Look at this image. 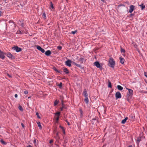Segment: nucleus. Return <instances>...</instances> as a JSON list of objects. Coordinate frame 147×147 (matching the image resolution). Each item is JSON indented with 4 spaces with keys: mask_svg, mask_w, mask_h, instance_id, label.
<instances>
[{
    "mask_svg": "<svg viewBox=\"0 0 147 147\" xmlns=\"http://www.w3.org/2000/svg\"><path fill=\"white\" fill-rule=\"evenodd\" d=\"M109 62L110 65V67L112 68H114L115 66V62L113 59L112 58H110Z\"/></svg>",
    "mask_w": 147,
    "mask_h": 147,
    "instance_id": "nucleus-1",
    "label": "nucleus"
},
{
    "mask_svg": "<svg viewBox=\"0 0 147 147\" xmlns=\"http://www.w3.org/2000/svg\"><path fill=\"white\" fill-rule=\"evenodd\" d=\"M12 49L15 50L17 52L21 51H22V49L18 47L17 46H15L12 47Z\"/></svg>",
    "mask_w": 147,
    "mask_h": 147,
    "instance_id": "nucleus-2",
    "label": "nucleus"
},
{
    "mask_svg": "<svg viewBox=\"0 0 147 147\" xmlns=\"http://www.w3.org/2000/svg\"><path fill=\"white\" fill-rule=\"evenodd\" d=\"M94 65L97 68H99L100 69L102 68V66L100 65V63L98 61H96L94 63Z\"/></svg>",
    "mask_w": 147,
    "mask_h": 147,
    "instance_id": "nucleus-3",
    "label": "nucleus"
},
{
    "mask_svg": "<svg viewBox=\"0 0 147 147\" xmlns=\"http://www.w3.org/2000/svg\"><path fill=\"white\" fill-rule=\"evenodd\" d=\"M71 62L72 61L71 60L68 59L65 62V65L67 66L70 67L71 65Z\"/></svg>",
    "mask_w": 147,
    "mask_h": 147,
    "instance_id": "nucleus-4",
    "label": "nucleus"
},
{
    "mask_svg": "<svg viewBox=\"0 0 147 147\" xmlns=\"http://www.w3.org/2000/svg\"><path fill=\"white\" fill-rule=\"evenodd\" d=\"M115 97L116 99L121 98V95L119 92H116L115 94Z\"/></svg>",
    "mask_w": 147,
    "mask_h": 147,
    "instance_id": "nucleus-5",
    "label": "nucleus"
},
{
    "mask_svg": "<svg viewBox=\"0 0 147 147\" xmlns=\"http://www.w3.org/2000/svg\"><path fill=\"white\" fill-rule=\"evenodd\" d=\"M36 48L37 49L40 51L42 53H44L45 52L44 49L41 48V47L39 46H37Z\"/></svg>",
    "mask_w": 147,
    "mask_h": 147,
    "instance_id": "nucleus-6",
    "label": "nucleus"
},
{
    "mask_svg": "<svg viewBox=\"0 0 147 147\" xmlns=\"http://www.w3.org/2000/svg\"><path fill=\"white\" fill-rule=\"evenodd\" d=\"M134 7L135 6L133 5L130 6V8L129 11V13H131L133 11L134 9Z\"/></svg>",
    "mask_w": 147,
    "mask_h": 147,
    "instance_id": "nucleus-7",
    "label": "nucleus"
},
{
    "mask_svg": "<svg viewBox=\"0 0 147 147\" xmlns=\"http://www.w3.org/2000/svg\"><path fill=\"white\" fill-rule=\"evenodd\" d=\"M126 89H127L129 90L128 95L129 96H132L133 93V90L131 89H129L127 88H126Z\"/></svg>",
    "mask_w": 147,
    "mask_h": 147,
    "instance_id": "nucleus-8",
    "label": "nucleus"
},
{
    "mask_svg": "<svg viewBox=\"0 0 147 147\" xmlns=\"http://www.w3.org/2000/svg\"><path fill=\"white\" fill-rule=\"evenodd\" d=\"M5 56L3 53L0 50V58L2 59H3L5 58Z\"/></svg>",
    "mask_w": 147,
    "mask_h": 147,
    "instance_id": "nucleus-9",
    "label": "nucleus"
},
{
    "mask_svg": "<svg viewBox=\"0 0 147 147\" xmlns=\"http://www.w3.org/2000/svg\"><path fill=\"white\" fill-rule=\"evenodd\" d=\"M51 51L49 50H48L45 52V55L47 56H48L50 55L51 54Z\"/></svg>",
    "mask_w": 147,
    "mask_h": 147,
    "instance_id": "nucleus-10",
    "label": "nucleus"
},
{
    "mask_svg": "<svg viewBox=\"0 0 147 147\" xmlns=\"http://www.w3.org/2000/svg\"><path fill=\"white\" fill-rule=\"evenodd\" d=\"M83 95L85 97L88 96V94L87 93V91L86 89H84V90L83 91Z\"/></svg>",
    "mask_w": 147,
    "mask_h": 147,
    "instance_id": "nucleus-11",
    "label": "nucleus"
},
{
    "mask_svg": "<svg viewBox=\"0 0 147 147\" xmlns=\"http://www.w3.org/2000/svg\"><path fill=\"white\" fill-rule=\"evenodd\" d=\"M119 59L120 60V62L122 64H123L124 63L125 59L121 57L119 58Z\"/></svg>",
    "mask_w": 147,
    "mask_h": 147,
    "instance_id": "nucleus-12",
    "label": "nucleus"
},
{
    "mask_svg": "<svg viewBox=\"0 0 147 147\" xmlns=\"http://www.w3.org/2000/svg\"><path fill=\"white\" fill-rule=\"evenodd\" d=\"M7 56L8 57L11 58H13V56L10 53H8L7 54Z\"/></svg>",
    "mask_w": 147,
    "mask_h": 147,
    "instance_id": "nucleus-13",
    "label": "nucleus"
},
{
    "mask_svg": "<svg viewBox=\"0 0 147 147\" xmlns=\"http://www.w3.org/2000/svg\"><path fill=\"white\" fill-rule=\"evenodd\" d=\"M84 58L83 56H81L80 59H79L78 61L81 62V63H83V61L84 60Z\"/></svg>",
    "mask_w": 147,
    "mask_h": 147,
    "instance_id": "nucleus-14",
    "label": "nucleus"
},
{
    "mask_svg": "<svg viewBox=\"0 0 147 147\" xmlns=\"http://www.w3.org/2000/svg\"><path fill=\"white\" fill-rule=\"evenodd\" d=\"M128 117H126L123 120L121 121V123L122 124H124L126 122V121L127 120Z\"/></svg>",
    "mask_w": 147,
    "mask_h": 147,
    "instance_id": "nucleus-15",
    "label": "nucleus"
},
{
    "mask_svg": "<svg viewBox=\"0 0 147 147\" xmlns=\"http://www.w3.org/2000/svg\"><path fill=\"white\" fill-rule=\"evenodd\" d=\"M139 6L141 8V9L142 10L145 8V5H144L143 3H142L141 5H139Z\"/></svg>",
    "mask_w": 147,
    "mask_h": 147,
    "instance_id": "nucleus-16",
    "label": "nucleus"
},
{
    "mask_svg": "<svg viewBox=\"0 0 147 147\" xmlns=\"http://www.w3.org/2000/svg\"><path fill=\"white\" fill-rule=\"evenodd\" d=\"M71 63H73L76 66H77L79 67H81L80 65L78 64H77L74 61H72Z\"/></svg>",
    "mask_w": 147,
    "mask_h": 147,
    "instance_id": "nucleus-17",
    "label": "nucleus"
},
{
    "mask_svg": "<svg viewBox=\"0 0 147 147\" xmlns=\"http://www.w3.org/2000/svg\"><path fill=\"white\" fill-rule=\"evenodd\" d=\"M63 71L66 74H68L69 73V71L67 69L66 67H63Z\"/></svg>",
    "mask_w": 147,
    "mask_h": 147,
    "instance_id": "nucleus-18",
    "label": "nucleus"
},
{
    "mask_svg": "<svg viewBox=\"0 0 147 147\" xmlns=\"http://www.w3.org/2000/svg\"><path fill=\"white\" fill-rule=\"evenodd\" d=\"M59 100H56L54 102V106H56L57 105V104L59 103Z\"/></svg>",
    "mask_w": 147,
    "mask_h": 147,
    "instance_id": "nucleus-19",
    "label": "nucleus"
},
{
    "mask_svg": "<svg viewBox=\"0 0 147 147\" xmlns=\"http://www.w3.org/2000/svg\"><path fill=\"white\" fill-rule=\"evenodd\" d=\"M117 89L119 90H121L123 89V87L120 85L117 86Z\"/></svg>",
    "mask_w": 147,
    "mask_h": 147,
    "instance_id": "nucleus-20",
    "label": "nucleus"
},
{
    "mask_svg": "<svg viewBox=\"0 0 147 147\" xmlns=\"http://www.w3.org/2000/svg\"><path fill=\"white\" fill-rule=\"evenodd\" d=\"M84 101L86 104H88V96L85 97V98L84 99Z\"/></svg>",
    "mask_w": 147,
    "mask_h": 147,
    "instance_id": "nucleus-21",
    "label": "nucleus"
},
{
    "mask_svg": "<svg viewBox=\"0 0 147 147\" xmlns=\"http://www.w3.org/2000/svg\"><path fill=\"white\" fill-rule=\"evenodd\" d=\"M37 124L38 125V127H39V128L40 129H42V126H41V125L40 122H37Z\"/></svg>",
    "mask_w": 147,
    "mask_h": 147,
    "instance_id": "nucleus-22",
    "label": "nucleus"
},
{
    "mask_svg": "<svg viewBox=\"0 0 147 147\" xmlns=\"http://www.w3.org/2000/svg\"><path fill=\"white\" fill-rule=\"evenodd\" d=\"M16 34H23V32L21 31L18 30L17 31Z\"/></svg>",
    "mask_w": 147,
    "mask_h": 147,
    "instance_id": "nucleus-23",
    "label": "nucleus"
},
{
    "mask_svg": "<svg viewBox=\"0 0 147 147\" xmlns=\"http://www.w3.org/2000/svg\"><path fill=\"white\" fill-rule=\"evenodd\" d=\"M121 53H125V50L122 47H121Z\"/></svg>",
    "mask_w": 147,
    "mask_h": 147,
    "instance_id": "nucleus-24",
    "label": "nucleus"
},
{
    "mask_svg": "<svg viewBox=\"0 0 147 147\" xmlns=\"http://www.w3.org/2000/svg\"><path fill=\"white\" fill-rule=\"evenodd\" d=\"M80 112V116H82L83 115V112L82 110L81 109H80L79 110Z\"/></svg>",
    "mask_w": 147,
    "mask_h": 147,
    "instance_id": "nucleus-25",
    "label": "nucleus"
},
{
    "mask_svg": "<svg viewBox=\"0 0 147 147\" xmlns=\"http://www.w3.org/2000/svg\"><path fill=\"white\" fill-rule=\"evenodd\" d=\"M108 86L109 88H111V87H112V85H111V83L109 81V82H108Z\"/></svg>",
    "mask_w": 147,
    "mask_h": 147,
    "instance_id": "nucleus-26",
    "label": "nucleus"
},
{
    "mask_svg": "<svg viewBox=\"0 0 147 147\" xmlns=\"http://www.w3.org/2000/svg\"><path fill=\"white\" fill-rule=\"evenodd\" d=\"M62 107L60 108L61 111H62L63 110V109L64 108V105L63 103H62Z\"/></svg>",
    "mask_w": 147,
    "mask_h": 147,
    "instance_id": "nucleus-27",
    "label": "nucleus"
},
{
    "mask_svg": "<svg viewBox=\"0 0 147 147\" xmlns=\"http://www.w3.org/2000/svg\"><path fill=\"white\" fill-rule=\"evenodd\" d=\"M42 16L45 19L46 18V15L45 13H43L42 14Z\"/></svg>",
    "mask_w": 147,
    "mask_h": 147,
    "instance_id": "nucleus-28",
    "label": "nucleus"
},
{
    "mask_svg": "<svg viewBox=\"0 0 147 147\" xmlns=\"http://www.w3.org/2000/svg\"><path fill=\"white\" fill-rule=\"evenodd\" d=\"M18 108L20 111H23V108L21 106H20L18 107Z\"/></svg>",
    "mask_w": 147,
    "mask_h": 147,
    "instance_id": "nucleus-29",
    "label": "nucleus"
},
{
    "mask_svg": "<svg viewBox=\"0 0 147 147\" xmlns=\"http://www.w3.org/2000/svg\"><path fill=\"white\" fill-rule=\"evenodd\" d=\"M141 138H138L137 139V141L138 142L139 144L140 142L141 141Z\"/></svg>",
    "mask_w": 147,
    "mask_h": 147,
    "instance_id": "nucleus-30",
    "label": "nucleus"
},
{
    "mask_svg": "<svg viewBox=\"0 0 147 147\" xmlns=\"http://www.w3.org/2000/svg\"><path fill=\"white\" fill-rule=\"evenodd\" d=\"M58 86L60 88L62 87V82H60L59 84L58 85Z\"/></svg>",
    "mask_w": 147,
    "mask_h": 147,
    "instance_id": "nucleus-31",
    "label": "nucleus"
},
{
    "mask_svg": "<svg viewBox=\"0 0 147 147\" xmlns=\"http://www.w3.org/2000/svg\"><path fill=\"white\" fill-rule=\"evenodd\" d=\"M62 47L61 46H59L57 47V48L59 50H61L62 49Z\"/></svg>",
    "mask_w": 147,
    "mask_h": 147,
    "instance_id": "nucleus-32",
    "label": "nucleus"
},
{
    "mask_svg": "<svg viewBox=\"0 0 147 147\" xmlns=\"http://www.w3.org/2000/svg\"><path fill=\"white\" fill-rule=\"evenodd\" d=\"M55 114L56 115H57L59 117L60 115V112H57L55 113Z\"/></svg>",
    "mask_w": 147,
    "mask_h": 147,
    "instance_id": "nucleus-33",
    "label": "nucleus"
},
{
    "mask_svg": "<svg viewBox=\"0 0 147 147\" xmlns=\"http://www.w3.org/2000/svg\"><path fill=\"white\" fill-rule=\"evenodd\" d=\"M36 115H37V117L39 119H40V117L39 116V114L38 112H36Z\"/></svg>",
    "mask_w": 147,
    "mask_h": 147,
    "instance_id": "nucleus-34",
    "label": "nucleus"
},
{
    "mask_svg": "<svg viewBox=\"0 0 147 147\" xmlns=\"http://www.w3.org/2000/svg\"><path fill=\"white\" fill-rule=\"evenodd\" d=\"M1 142L2 143L5 144H6V143L3 140H1Z\"/></svg>",
    "mask_w": 147,
    "mask_h": 147,
    "instance_id": "nucleus-35",
    "label": "nucleus"
},
{
    "mask_svg": "<svg viewBox=\"0 0 147 147\" xmlns=\"http://www.w3.org/2000/svg\"><path fill=\"white\" fill-rule=\"evenodd\" d=\"M59 119V117L57 116L56 119V122L57 123Z\"/></svg>",
    "mask_w": 147,
    "mask_h": 147,
    "instance_id": "nucleus-36",
    "label": "nucleus"
},
{
    "mask_svg": "<svg viewBox=\"0 0 147 147\" xmlns=\"http://www.w3.org/2000/svg\"><path fill=\"white\" fill-rule=\"evenodd\" d=\"M51 6H50V7L52 9H53L54 8V7H53V4L52 3V2H51Z\"/></svg>",
    "mask_w": 147,
    "mask_h": 147,
    "instance_id": "nucleus-37",
    "label": "nucleus"
},
{
    "mask_svg": "<svg viewBox=\"0 0 147 147\" xmlns=\"http://www.w3.org/2000/svg\"><path fill=\"white\" fill-rule=\"evenodd\" d=\"M77 32V31L75 30L74 31H72L71 32V33L73 34H74Z\"/></svg>",
    "mask_w": 147,
    "mask_h": 147,
    "instance_id": "nucleus-38",
    "label": "nucleus"
},
{
    "mask_svg": "<svg viewBox=\"0 0 147 147\" xmlns=\"http://www.w3.org/2000/svg\"><path fill=\"white\" fill-rule=\"evenodd\" d=\"M33 142L34 144L36 146V140H35V139L34 140Z\"/></svg>",
    "mask_w": 147,
    "mask_h": 147,
    "instance_id": "nucleus-39",
    "label": "nucleus"
},
{
    "mask_svg": "<svg viewBox=\"0 0 147 147\" xmlns=\"http://www.w3.org/2000/svg\"><path fill=\"white\" fill-rule=\"evenodd\" d=\"M56 136H57L58 138H59V133L58 132H57L56 134Z\"/></svg>",
    "mask_w": 147,
    "mask_h": 147,
    "instance_id": "nucleus-40",
    "label": "nucleus"
},
{
    "mask_svg": "<svg viewBox=\"0 0 147 147\" xmlns=\"http://www.w3.org/2000/svg\"><path fill=\"white\" fill-rule=\"evenodd\" d=\"M62 131L63 132V134H65V131L64 128L62 129Z\"/></svg>",
    "mask_w": 147,
    "mask_h": 147,
    "instance_id": "nucleus-41",
    "label": "nucleus"
},
{
    "mask_svg": "<svg viewBox=\"0 0 147 147\" xmlns=\"http://www.w3.org/2000/svg\"><path fill=\"white\" fill-rule=\"evenodd\" d=\"M24 93L25 94H26L28 93V92L26 90L24 91Z\"/></svg>",
    "mask_w": 147,
    "mask_h": 147,
    "instance_id": "nucleus-42",
    "label": "nucleus"
},
{
    "mask_svg": "<svg viewBox=\"0 0 147 147\" xmlns=\"http://www.w3.org/2000/svg\"><path fill=\"white\" fill-rule=\"evenodd\" d=\"M57 72L61 74L62 73V71L60 70H57Z\"/></svg>",
    "mask_w": 147,
    "mask_h": 147,
    "instance_id": "nucleus-43",
    "label": "nucleus"
},
{
    "mask_svg": "<svg viewBox=\"0 0 147 147\" xmlns=\"http://www.w3.org/2000/svg\"><path fill=\"white\" fill-rule=\"evenodd\" d=\"M57 72L61 74L62 73V71L60 70H57Z\"/></svg>",
    "mask_w": 147,
    "mask_h": 147,
    "instance_id": "nucleus-44",
    "label": "nucleus"
},
{
    "mask_svg": "<svg viewBox=\"0 0 147 147\" xmlns=\"http://www.w3.org/2000/svg\"><path fill=\"white\" fill-rule=\"evenodd\" d=\"M144 76L147 78V73L146 72H144Z\"/></svg>",
    "mask_w": 147,
    "mask_h": 147,
    "instance_id": "nucleus-45",
    "label": "nucleus"
},
{
    "mask_svg": "<svg viewBox=\"0 0 147 147\" xmlns=\"http://www.w3.org/2000/svg\"><path fill=\"white\" fill-rule=\"evenodd\" d=\"M53 142V140H50V141L49 142V143L50 144H51V143H52Z\"/></svg>",
    "mask_w": 147,
    "mask_h": 147,
    "instance_id": "nucleus-46",
    "label": "nucleus"
},
{
    "mask_svg": "<svg viewBox=\"0 0 147 147\" xmlns=\"http://www.w3.org/2000/svg\"><path fill=\"white\" fill-rule=\"evenodd\" d=\"M65 121L67 123V124L69 125H70V123L68 121H67V120H66Z\"/></svg>",
    "mask_w": 147,
    "mask_h": 147,
    "instance_id": "nucleus-47",
    "label": "nucleus"
},
{
    "mask_svg": "<svg viewBox=\"0 0 147 147\" xmlns=\"http://www.w3.org/2000/svg\"><path fill=\"white\" fill-rule=\"evenodd\" d=\"M59 127L62 129V130L64 128L63 127H62V126H61V125H60L59 126Z\"/></svg>",
    "mask_w": 147,
    "mask_h": 147,
    "instance_id": "nucleus-48",
    "label": "nucleus"
},
{
    "mask_svg": "<svg viewBox=\"0 0 147 147\" xmlns=\"http://www.w3.org/2000/svg\"><path fill=\"white\" fill-rule=\"evenodd\" d=\"M15 98H17V97H18V95H17V94H16L15 95Z\"/></svg>",
    "mask_w": 147,
    "mask_h": 147,
    "instance_id": "nucleus-49",
    "label": "nucleus"
},
{
    "mask_svg": "<svg viewBox=\"0 0 147 147\" xmlns=\"http://www.w3.org/2000/svg\"><path fill=\"white\" fill-rule=\"evenodd\" d=\"M21 125H22V127H24V124L22 123H21Z\"/></svg>",
    "mask_w": 147,
    "mask_h": 147,
    "instance_id": "nucleus-50",
    "label": "nucleus"
},
{
    "mask_svg": "<svg viewBox=\"0 0 147 147\" xmlns=\"http://www.w3.org/2000/svg\"><path fill=\"white\" fill-rule=\"evenodd\" d=\"M27 147H32V146L30 145H29L27 146Z\"/></svg>",
    "mask_w": 147,
    "mask_h": 147,
    "instance_id": "nucleus-51",
    "label": "nucleus"
},
{
    "mask_svg": "<svg viewBox=\"0 0 147 147\" xmlns=\"http://www.w3.org/2000/svg\"><path fill=\"white\" fill-rule=\"evenodd\" d=\"M128 147H133V146H132V145H130V146H129Z\"/></svg>",
    "mask_w": 147,
    "mask_h": 147,
    "instance_id": "nucleus-52",
    "label": "nucleus"
},
{
    "mask_svg": "<svg viewBox=\"0 0 147 147\" xmlns=\"http://www.w3.org/2000/svg\"><path fill=\"white\" fill-rule=\"evenodd\" d=\"M101 0V1H102L103 2H105V0Z\"/></svg>",
    "mask_w": 147,
    "mask_h": 147,
    "instance_id": "nucleus-53",
    "label": "nucleus"
},
{
    "mask_svg": "<svg viewBox=\"0 0 147 147\" xmlns=\"http://www.w3.org/2000/svg\"><path fill=\"white\" fill-rule=\"evenodd\" d=\"M7 75L8 76L10 77H11V76H10L9 74H7Z\"/></svg>",
    "mask_w": 147,
    "mask_h": 147,
    "instance_id": "nucleus-54",
    "label": "nucleus"
},
{
    "mask_svg": "<svg viewBox=\"0 0 147 147\" xmlns=\"http://www.w3.org/2000/svg\"><path fill=\"white\" fill-rule=\"evenodd\" d=\"M55 71H57V70H57V69H55Z\"/></svg>",
    "mask_w": 147,
    "mask_h": 147,
    "instance_id": "nucleus-55",
    "label": "nucleus"
},
{
    "mask_svg": "<svg viewBox=\"0 0 147 147\" xmlns=\"http://www.w3.org/2000/svg\"><path fill=\"white\" fill-rule=\"evenodd\" d=\"M92 120H96V119H93Z\"/></svg>",
    "mask_w": 147,
    "mask_h": 147,
    "instance_id": "nucleus-56",
    "label": "nucleus"
},
{
    "mask_svg": "<svg viewBox=\"0 0 147 147\" xmlns=\"http://www.w3.org/2000/svg\"><path fill=\"white\" fill-rule=\"evenodd\" d=\"M133 16V14H131V16Z\"/></svg>",
    "mask_w": 147,
    "mask_h": 147,
    "instance_id": "nucleus-57",
    "label": "nucleus"
}]
</instances>
